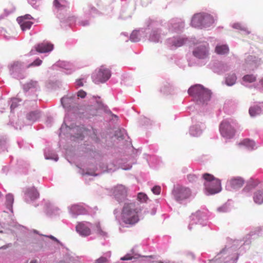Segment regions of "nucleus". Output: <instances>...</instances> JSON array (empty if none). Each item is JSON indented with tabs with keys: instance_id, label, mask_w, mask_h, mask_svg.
<instances>
[{
	"instance_id": "f257e3e1",
	"label": "nucleus",
	"mask_w": 263,
	"mask_h": 263,
	"mask_svg": "<svg viewBox=\"0 0 263 263\" xmlns=\"http://www.w3.org/2000/svg\"><path fill=\"white\" fill-rule=\"evenodd\" d=\"M141 209L136 202H126L121 212V220L127 227H133L140 220L139 213Z\"/></svg>"
},
{
	"instance_id": "f03ea898",
	"label": "nucleus",
	"mask_w": 263,
	"mask_h": 263,
	"mask_svg": "<svg viewBox=\"0 0 263 263\" xmlns=\"http://www.w3.org/2000/svg\"><path fill=\"white\" fill-rule=\"evenodd\" d=\"M202 177L205 180L204 185L208 194L213 195L221 191V182L219 179L209 173L204 174Z\"/></svg>"
},
{
	"instance_id": "7ed1b4c3",
	"label": "nucleus",
	"mask_w": 263,
	"mask_h": 263,
	"mask_svg": "<svg viewBox=\"0 0 263 263\" xmlns=\"http://www.w3.org/2000/svg\"><path fill=\"white\" fill-rule=\"evenodd\" d=\"M110 76V71L106 67L101 66L97 72L92 74V78L95 83L98 84L106 82Z\"/></svg>"
},
{
	"instance_id": "20e7f679",
	"label": "nucleus",
	"mask_w": 263,
	"mask_h": 263,
	"mask_svg": "<svg viewBox=\"0 0 263 263\" xmlns=\"http://www.w3.org/2000/svg\"><path fill=\"white\" fill-rule=\"evenodd\" d=\"M173 194L175 199L180 201L189 198L192 195V192L189 187L177 186L174 189Z\"/></svg>"
},
{
	"instance_id": "39448f33",
	"label": "nucleus",
	"mask_w": 263,
	"mask_h": 263,
	"mask_svg": "<svg viewBox=\"0 0 263 263\" xmlns=\"http://www.w3.org/2000/svg\"><path fill=\"white\" fill-rule=\"evenodd\" d=\"M220 131L223 137L228 138L232 137L235 134V130L227 121L222 122L220 126Z\"/></svg>"
},
{
	"instance_id": "423d86ee",
	"label": "nucleus",
	"mask_w": 263,
	"mask_h": 263,
	"mask_svg": "<svg viewBox=\"0 0 263 263\" xmlns=\"http://www.w3.org/2000/svg\"><path fill=\"white\" fill-rule=\"evenodd\" d=\"M208 46V44L206 43L198 45L193 51L194 55L199 59L206 58L209 54Z\"/></svg>"
},
{
	"instance_id": "0eeeda50",
	"label": "nucleus",
	"mask_w": 263,
	"mask_h": 263,
	"mask_svg": "<svg viewBox=\"0 0 263 263\" xmlns=\"http://www.w3.org/2000/svg\"><path fill=\"white\" fill-rule=\"evenodd\" d=\"M204 93L208 97V92L204 91V88L201 85H195L191 87L188 90V93L190 96H193L198 100L201 96V92Z\"/></svg>"
},
{
	"instance_id": "6e6552de",
	"label": "nucleus",
	"mask_w": 263,
	"mask_h": 263,
	"mask_svg": "<svg viewBox=\"0 0 263 263\" xmlns=\"http://www.w3.org/2000/svg\"><path fill=\"white\" fill-rule=\"evenodd\" d=\"M244 180L240 177H233L228 181V184L231 188L236 189L241 187L244 184Z\"/></svg>"
},
{
	"instance_id": "1a4fd4ad",
	"label": "nucleus",
	"mask_w": 263,
	"mask_h": 263,
	"mask_svg": "<svg viewBox=\"0 0 263 263\" xmlns=\"http://www.w3.org/2000/svg\"><path fill=\"white\" fill-rule=\"evenodd\" d=\"M203 18L204 14L203 13H197L195 14L192 19V26L195 28L203 27Z\"/></svg>"
},
{
	"instance_id": "9d476101",
	"label": "nucleus",
	"mask_w": 263,
	"mask_h": 263,
	"mask_svg": "<svg viewBox=\"0 0 263 263\" xmlns=\"http://www.w3.org/2000/svg\"><path fill=\"white\" fill-rule=\"evenodd\" d=\"M53 48V45L50 43H43L35 46L36 50L40 53H45L51 51Z\"/></svg>"
},
{
	"instance_id": "9b49d317",
	"label": "nucleus",
	"mask_w": 263,
	"mask_h": 263,
	"mask_svg": "<svg viewBox=\"0 0 263 263\" xmlns=\"http://www.w3.org/2000/svg\"><path fill=\"white\" fill-rule=\"evenodd\" d=\"M77 231L82 236H87L91 234L90 229L84 223L80 222L76 226Z\"/></svg>"
},
{
	"instance_id": "f8f14e48",
	"label": "nucleus",
	"mask_w": 263,
	"mask_h": 263,
	"mask_svg": "<svg viewBox=\"0 0 263 263\" xmlns=\"http://www.w3.org/2000/svg\"><path fill=\"white\" fill-rule=\"evenodd\" d=\"M127 190L123 185H120L116 186L114 191V194L116 198L119 199L121 197H125L126 196Z\"/></svg>"
},
{
	"instance_id": "ddd939ff",
	"label": "nucleus",
	"mask_w": 263,
	"mask_h": 263,
	"mask_svg": "<svg viewBox=\"0 0 263 263\" xmlns=\"http://www.w3.org/2000/svg\"><path fill=\"white\" fill-rule=\"evenodd\" d=\"M26 195L31 200H35L39 197V193L34 187L28 189Z\"/></svg>"
},
{
	"instance_id": "4468645a",
	"label": "nucleus",
	"mask_w": 263,
	"mask_h": 263,
	"mask_svg": "<svg viewBox=\"0 0 263 263\" xmlns=\"http://www.w3.org/2000/svg\"><path fill=\"white\" fill-rule=\"evenodd\" d=\"M74 96H65L61 99V103L65 108H69L73 102Z\"/></svg>"
},
{
	"instance_id": "2eb2a0df",
	"label": "nucleus",
	"mask_w": 263,
	"mask_h": 263,
	"mask_svg": "<svg viewBox=\"0 0 263 263\" xmlns=\"http://www.w3.org/2000/svg\"><path fill=\"white\" fill-rule=\"evenodd\" d=\"M253 200L256 203L258 204L263 203V190H258L254 193Z\"/></svg>"
},
{
	"instance_id": "dca6fc26",
	"label": "nucleus",
	"mask_w": 263,
	"mask_h": 263,
	"mask_svg": "<svg viewBox=\"0 0 263 263\" xmlns=\"http://www.w3.org/2000/svg\"><path fill=\"white\" fill-rule=\"evenodd\" d=\"M260 181L257 179H251L248 182L246 186V187L243 189V190L249 191V190H251L252 189L255 187L257 185H258Z\"/></svg>"
},
{
	"instance_id": "f3484780",
	"label": "nucleus",
	"mask_w": 263,
	"mask_h": 263,
	"mask_svg": "<svg viewBox=\"0 0 263 263\" xmlns=\"http://www.w3.org/2000/svg\"><path fill=\"white\" fill-rule=\"evenodd\" d=\"M263 107V104L260 105H256L250 107L249 109V114L251 117H255L259 115L261 112V108Z\"/></svg>"
},
{
	"instance_id": "a211bd4d",
	"label": "nucleus",
	"mask_w": 263,
	"mask_h": 263,
	"mask_svg": "<svg viewBox=\"0 0 263 263\" xmlns=\"http://www.w3.org/2000/svg\"><path fill=\"white\" fill-rule=\"evenodd\" d=\"M204 91H206V92H208V97H206V95L204 93H203L202 92L201 96L199 97V98L197 100L198 101L203 103L209 101L210 100L211 96V92L210 90L204 88Z\"/></svg>"
},
{
	"instance_id": "6ab92c4d",
	"label": "nucleus",
	"mask_w": 263,
	"mask_h": 263,
	"mask_svg": "<svg viewBox=\"0 0 263 263\" xmlns=\"http://www.w3.org/2000/svg\"><path fill=\"white\" fill-rule=\"evenodd\" d=\"M229 49L226 45H217L215 48V52L218 54H224L229 52Z\"/></svg>"
},
{
	"instance_id": "aec40b11",
	"label": "nucleus",
	"mask_w": 263,
	"mask_h": 263,
	"mask_svg": "<svg viewBox=\"0 0 263 263\" xmlns=\"http://www.w3.org/2000/svg\"><path fill=\"white\" fill-rule=\"evenodd\" d=\"M22 31H25L31 28L33 22L31 21H17Z\"/></svg>"
},
{
	"instance_id": "412c9836",
	"label": "nucleus",
	"mask_w": 263,
	"mask_h": 263,
	"mask_svg": "<svg viewBox=\"0 0 263 263\" xmlns=\"http://www.w3.org/2000/svg\"><path fill=\"white\" fill-rule=\"evenodd\" d=\"M237 77L234 73L229 74L226 78V83L228 86L233 85L236 81Z\"/></svg>"
},
{
	"instance_id": "4be33fe9",
	"label": "nucleus",
	"mask_w": 263,
	"mask_h": 263,
	"mask_svg": "<svg viewBox=\"0 0 263 263\" xmlns=\"http://www.w3.org/2000/svg\"><path fill=\"white\" fill-rule=\"evenodd\" d=\"M214 23L213 18L209 14H204V18L203 19V27H208Z\"/></svg>"
},
{
	"instance_id": "5701e85b",
	"label": "nucleus",
	"mask_w": 263,
	"mask_h": 263,
	"mask_svg": "<svg viewBox=\"0 0 263 263\" xmlns=\"http://www.w3.org/2000/svg\"><path fill=\"white\" fill-rule=\"evenodd\" d=\"M239 144L245 145L251 149H253L255 146L254 142L252 140H250L247 139L243 140L241 143H239Z\"/></svg>"
},
{
	"instance_id": "b1692460",
	"label": "nucleus",
	"mask_w": 263,
	"mask_h": 263,
	"mask_svg": "<svg viewBox=\"0 0 263 263\" xmlns=\"http://www.w3.org/2000/svg\"><path fill=\"white\" fill-rule=\"evenodd\" d=\"M242 80L246 82L252 83L256 80V77L253 74H247L243 76Z\"/></svg>"
},
{
	"instance_id": "393cba45",
	"label": "nucleus",
	"mask_w": 263,
	"mask_h": 263,
	"mask_svg": "<svg viewBox=\"0 0 263 263\" xmlns=\"http://www.w3.org/2000/svg\"><path fill=\"white\" fill-rule=\"evenodd\" d=\"M39 113L37 112L32 111L28 114L27 118L28 120L34 121L39 118Z\"/></svg>"
},
{
	"instance_id": "a878e982",
	"label": "nucleus",
	"mask_w": 263,
	"mask_h": 263,
	"mask_svg": "<svg viewBox=\"0 0 263 263\" xmlns=\"http://www.w3.org/2000/svg\"><path fill=\"white\" fill-rule=\"evenodd\" d=\"M137 199L140 203H145L147 201L148 197L145 194L139 193L137 196Z\"/></svg>"
},
{
	"instance_id": "bb28decb",
	"label": "nucleus",
	"mask_w": 263,
	"mask_h": 263,
	"mask_svg": "<svg viewBox=\"0 0 263 263\" xmlns=\"http://www.w3.org/2000/svg\"><path fill=\"white\" fill-rule=\"evenodd\" d=\"M6 204L8 208H11L12 203H13L14 198L12 194H9L6 195Z\"/></svg>"
},
{
	"instance_id": "cd10ccee",
	"label": "nucleus",
	"mask_w": 263,
	"mask_h": 263,
	"mask_svg": "<svg viewBox=\"0 0 263 263\" xmlns=\"http://www.w3.org/2000/svg\"><path fill=\"white\" fill-rule=\"evenodd\" d=\"M33 19V17L30 14H26L24 16H21L17 18V21H30Z\"/></svg>"
},
{
	"instance_id": "c85d7f7f",
	"label": "nucleus",
	"mask_w": 263,
	"mask_h": 263,
	"mask_svg": "<svg viewBox=\"0 0 263 263\" xmlns=\"http://www.w3.org/2000/svg\"><path fill=\"white\" fill-rule=\"evenodd\" d=\"M94 226H95L94 231L96 233L100 234H103L104 232L103 231V230L101 229V224H100V222H98L95 223Z\"/></svg>"
},
{
	"instance_id": "c756f323",
	"label": "nucleus",
	"mask_w": 263,
	"mask_h": 263,
	"mask_svg": "<svg viewBox=\"0 0 263 263\" xmlns=\"http://www.w3.org/2000/svg\"><path fill=\"white\" fill-rule=\"evenodd\" d=\"M53 5L57 9H61L66 7V5L61 4L59 0H54Z\"/></svg>"
},
{
	"instance_id": "7c9ffc66",
	"label": "nucleus",
	"mask_w": 263,
	"mask_h": 263,
	"mask_svg": "<svg viewBox=\"0 0 263 263\" xmlns=\"http://www.w3.org/2000/svg\"><path fill=\"white\" fill-rule=\"evenodd\" d=\"M184 41L183 39H179L176 42H174L173 45L175 47H180L184 44Z\"/></svg>"
},
{
	"instance_id": "2f4dec72",
	"label": "nucleus",
	"mask_w": 263,
	"mask_h": 263,
	"mask_svg": "<svg viewBox=\"0 0 263 263\" xmlns=\"http://www.w3.org/2000/svg\"><path fill=\"white\" fill-rule=\"evenodd\" d=\"M152 191L154 194L159 195L161 192V187L159 186H155L152 189Z\"/></svg>"
},
{
	"instance_id": "473e14b6",
	"label": "nucleus",
	"mask_w": 263,
	"mask_h": 263,
	"mask_svg": "<svg viewBox=\"0 0 263 263\" xmlns=\"http://www.w3.org/2000/svg\"><path fill=\"white\" fill-rule=\"evenodd\" d=\"M42 63V61L40 59H36L33 62L30 64L28 67H30L31 66H39Z\"/></svg>"
},
{
	"instance_id": "72a5a7b5",
	"label": "nucleus",
	"mask_w": 263,
	"mask_h": 263,
	"mask_svg": "<svg viewBox=\"0 0 263 263\" xmlns=\"http://www.w3.org/2000/svg\"><path fill=\"white\" fill-rule=\"evenodd\" d=\"M96 263H108V259L105 257H101L96 260Z\"/></svg>"
},
{
	"instance_id": "f704fd0d",
	"label": "nucleus",
	"mask_w": 263,
	"mask_h": 263,
	"mask_svg": "<svg viewBox=\"0 0 263 263\" xmlns=\"http://www.w3.org/2000/svg\"><path fill=\"white\" fill-rule=\"evenodd\" d=\"M86 96V92L83 90H79L77 93V96L81 98H84Z\"/></svg>"
},
{
	"instance_id": "c9c22d12",
	"label": "nucleus",
	"mask_w": 263,
	"mask_h": 263,
	"mask_svg": "<svg viewBox=\"0 0 263 263\" xmlns=\"http://www.w3.org/2000/svg\"><path fill=\"white\" fill-rule=\"evenodd\" d=\"M196 178H197V177L195 175L190 174L187 176V179H188L189 181L191 182L195 181L196 180Z\"/></svg>"
},
{
	"instance_id": "e433bc0d",
	"label": "nucleus",
	"mask_w": 263,
	"mask_h": 263,
	"mask_svg": "<svg viewBox=\"0 0 263 263\" xmlns=\"http://www.w3.org/2000/svg\"><path fill=\"white\" fill-rule=\"evenodd\" d=\"M133 258V256L129 254H127L123 256V257L121 258V259L122 260H130Z\"/></svg>"
},
{
	"instance_id": "4c0bfd02",
	"label": "nucleus",
	"mask_w": 263,
	"mask_h": 263,
	"mask_svg": "<svg viewBox=\"0 0 263 263\" xmlns=\"http://www.w3.org/2000/svg\"><path fill=\"white\" fill-rule=\"evenodd\" d=\"M28 85L29 88L35 87L37 86V82L31 81L28 84Z\"/></svg>"
},
{
	"instance_id": "58836bf2",
	"label": "nucleus",
	"mask_w": 263,
	"mask_h": 263,
	"mask_svg": "<svg viewBox=\"0 0 263 263\" xmlns=\"http://www.w3.org/2000/svg\"><path fill=\"white\" fill-rule=\"evenodd\" d=\"M136 34V32H133L130 35V40L133 42H137L138 41L137 39L134 38V36H135Z\"/></svg>"
},
{
	"instance_id": "ea45409f",
	"label": "nucleus",
	"mask_w": 263,
	"mask_h": 263,
	"mask_svg": "<svg viewBox=\"0 0 263 263\" xmlns=\"http://www.w3.org/2000/svg\"><path fill=\"white\" fill-rule=\"evenodd\" d=\"M233 27H234V28H236V29H241V30H242V27H241V25H240L239 24H238V23H237V24H234L233 25Z\"/></svg>"
},
{
	"instance_id": "a19ab883",
	"label": "nucleus",
	"mask_w": 263,
	"mask_h": 263,
	"mask_svg": "<svg viewBox=\"0 0 263 263\" xmlns=\"http://www.w3.org/2000/svg\"><path fill=\"white\" fill-rule=\"evenodd\" d=\"M76 84L78 86H83V84L82 83V80L80 79L76 81Z\"/></svg>"
},
{
	"instance_id": "79ce46f5",
	"label": "nucleus",
	"mask_w": 263,
	"mask_h": 263,
	"mask_svg": "<svg viewBox=\"0 0 263 263\" xmlns=\"http://www.w3.org/2000/svg\"><path fill=\"white\" fill-rule=\"evenodd\" d=\"M195 130V128L194 127H192L191 129H190V133L192 135L195 136H196V134H194L193 132L194 130Z\"/></svg>"
},
{
	"instance_id": "37998d69",
	"label": "nucleus",
	"mask_w": 263,
	"mask_h": 263,
	"mask_svg": "<svg viewBox=\"0 0 263 263\" xmlns=\"http://www.w3.org/2000/svg\"><path fill=\"white\" fill-rule=\"evenodd\" d=\"M16 106V105H14L13 103H12L11 105V109H14V108H15Z\"/></svg>"
},
{
	"instance_id": "c03bdc74",
	"label": "nucleus",
	"mask_w": 263,
	"mask_h": 263,
	"mask_svg": "<svg viewBox=\"0 0 263 263\" xmlns=\"http://www.w3.org/2000/svg\"><path fill=\"white\" fill-rule=\"evenodd\" d=\"M36 262H37L36 260H33L31 261L30 263H36Z\"/></svg>"
},
{
	"instance_id": "a18cd8bd",
	"label": "nucleus",
	"mask_w": 263,
	"mask_h": 263,
	"mask_svg": "<svg viewBox=\"0 0 263 263\" xmlns=\"http://www.w3.org/2000/svg\"><path fill=\"white\" fill-rule=\"evenodd\" d=\"M260 82L261 84V85H262V86H263V79L260 81Z\"/></svg>"
},
{
	"instance_id": "49530a36",
	"label": "nucleus",
	"mask_w": 263,
	"mask_h": 263,
	"mask_svg": "<svg viewBox=\"0 0 263 263\" xmlns=\"http://www.w3.org/2000/svg\"><path fill=\"white\" fill-rule=\"evenodd\" d=\"M62 2H65L66 3H67V2H68L66 0L63 1Z\"/></svg>"
},
{
	"instance_id": "de8ad7c7",
	"label": "nucleus",
	"mask_w": 263,
	"mask_h": 263,
	"mask_svg": "<svg viewBox=\"0 0 263 263\" xmlns=\"http://www.w3.org/2000/svg\"><path fill=\"white\" fill-rule=\"evenodd\" d=\"M1 197H2V194H1V193L0 192V198H1Z\"/></svg>"
}]
</instances>
